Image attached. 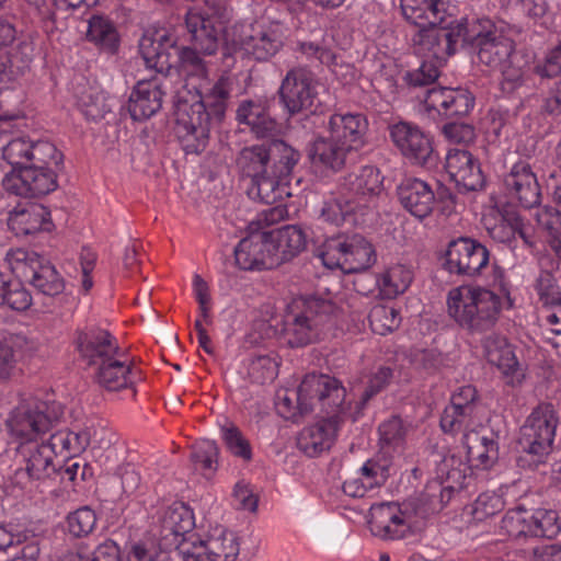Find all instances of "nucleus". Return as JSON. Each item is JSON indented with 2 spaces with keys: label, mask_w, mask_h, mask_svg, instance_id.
I'll use <instances>...</instances> for the list:
<instances>
[{
  "label": "nucleus",
  "mask_w": 561,
  "mask_h": 561,
  "mask_svg": "<svg viewBox=\"0 0 561 561\" xmlns=\"http://www.w3.org/2000/svg\"><path fill=\"white\" fill-rule=\"evenodd\" d=\"M400 511L402 512V519L411 531L412 529H420L426 518L438 513L439 505L431 506L424 493H422L419 497L402 503Z\"/></svg>",
  "instance_id": "obj_50"
},
{
  "label": "nucleus",
  "mask_w": 561,
  "mask_h": 561,
  "mask_svg": "<svg viewBox=\"0 0 561 561\" xmlns=\"http://www.w3.org/2000/svg\"><path fill=\"white\" fill-rule=\"evenodd\" d=\"M8 227L16 237L33 236L54 229L50 211L42 204H19L8 217Z\"/></svg>",
  "instance_id": "obj_28"
},
{
  "label": "nucleus",
  "mask_w": 561,
  "mask_h": 561,
  "mask_svg": "<svg viewBox=\"0 0 561 561\" xmlns=\"http://www.w3.org/2000/svg\"><path fill=\"white\" fill-rule=\"evenodd\" d=\"M139 51L147 68L154 69L167 78L171 70L179 77L205 78L207 67L198 55V49L182 46L178 37L169 33L144 35L139 42Z\"/></svg>",
  "instance_id": "obj_1"
},
{
  "label": "nucleus",
  "mask_w": 561,
  "mask_h": 561,
  "mask_svg": "<svg viewBox=\"0 0 561 561\" xmlns=\"http://www.w3.org/2000/svg\"><path fill=\"white\" fill-rule=\"evenodd\" d=\"M502 75L501 87L506 93H513L524 82V65L516 53L496 68Z\"/></svg>",
  "instance_id": "obj_59"
},
{
  "label": "nucleus",
  "mask_w": 561,
  "mask_h": 561,
  "mask_svg": "<svg viewBox=\"0 0 561 561\" xmlns=\"http://www.w3.org/2000/svg\"><path fill=\"white\" fill-rule=\"evenodd\" d=\"M75 344L80 359L89 367L102 365L103 362L119 354L115 336L107 330L94 325L78 330Z\"/></svg>",
  "instance_id": "obj_21"
},
{
  "label": "nucleus",
  "mask_w": 561,
  "mask_h": 561,
  "mask_svg": "<svg viewBox=\"0 0 561 561\" xmlns=\"http://www.w3.org/2000/svg\"><path fill=\"white\" fill-rule=\"evenodd\" d=\"M231 87L228 78L221 77L213 88L193 103L187 102L188 111H193L195 105L201 104L204 107V114L207 123H220L225 116L227 102L230 98Z\"/></svg>",
  "instance_id": "obj_40"
},
{
  "label": "nucleus",
  "mask_w": 561,
  "mask_h": 561,
  "mask_svg": "<svg viewBox=\"0 0 561 561\" xmlns=\"http://www.w3.org/2000/svg\"><path fill=\"white\" fill-rule=\"evenodd\" d=\"M393 378V370L387 366H380L368 379L367 386L365 387L360 400L358 402V408L364 409L365 405L373 399L376 394L381 392L386 387L389 386Z\"/></svg>",
  "instance_id": "obj_63"
},
{
  "label": "nucleus",
  "mask_w": 561,
  "mask_h": 561,
  "mask_svg": "<svg viewBox=\"0 0 561 561\" xmlns=\"http://www.w3.org/2000/svg\"><path fill=\"white\" fill-rule=\"evenodd\" d=\"M237 119L241 124L250 126L252 133L259 138L271 136L277 127V123L271 117L266 106L262 102L252 100L242 101L237 110Z\"/></svg>",
  "instance_id": "obj_38"
},
{
  "label": "nucleus",
  "mask_w": 561,
  "mask_h": 561,
  "mask_svg": "<svg viewBox=\"0 0 561 561\" xmlns=\"http://www.w3.org/2000/svg\"><path fill=\"white\" fill-rule=\"evenodd\" d=\"M237 165L250 179L271 171L268 140L244 147L237 157Z\"/></svg>",
  "instance_id": "obj_43"
},
{
  "label": "nucleus",
  "mask_w": 561,
  "mask_h": 561,
  "mask_svg": "<svg viewBox=\"0 0 561 561\" xmlns=\"http://www.w3.org/2000/svg\"><path fill=\"white\" fill-rule=\"evenodd\" d=\"M57 171L26 165L20 171H10L2 181L4 190L24 198H41L58 187Z\"/></svg>",
  "instance_id": "obj_18"
},
{
  "label": "nucleus",
  "mask_w": 561,
  "mask_h": 561,
  "mask_svg": "<svg viewBox=\"0 0 561 561\" xmlns=\"http://www.w3.org/2000/svg\"><path fill=\"white\" fill-rule=\"evenodd\" d=\"M271 171L287 180L300 161V152L283 139L268 140Z\"/></svg>",
  "instance_id": "obj_41"
},
{
  "label": "nucleus",
  "mask_w": 561,
  "mask_h": 561,
  "mask_svg": "<svg viewBox=\"0 0 561 561\" xmlns=\"http://www.w3.org/2000/svg\"><path fill=\"white\" fill-rule=\"evenodd\" d=\"M463 47L476 54L480 64L491 69H496L516 54L514 41L505 36L488 18L467 23Z\"/></svg>",
  "instance_id": "obj_7"
},
{
  "label": "nucleus",
  "mask_w": 561,
  "mask_h": 561,
  "mask_svg": "<svg viewBox=\"0 0 561 561\" xmlns=\"http://www.w3.org/2000/svg\"><path fill=\"white\" fill-rule=\"evenodd\" d=\"M346 390L334 377L308 374L300 382L297 391L280 390L276 394L277 413L294 422L313 410L316 403L320 409L336 411L345 400Z\"/></svg>",
  "instance_id": "obj_2"
},
{
  "label": "nucleus",
  "mask_w": 561,
  "mask_h": 561,
  "mask_svg": "<svg viewBox=\"0 0 561 561\" xmlns=\"http://www.w3.org/2000/svg\"><path fill=\"white\" fill-rule=\"evenodd\" d=\"M236 264L244 271L271 270L277 266V257L267 247L265 232L253 233L240 240L234 248Z\"/></svg>",
  "instance_id": "obj_27"
},
{
  "label": "nucleus",
  "mask_w": 561,
  "mask_h": 561,
  "mask_svg": "<svg viewBox=\"0 0 561 561\" xmlns=\"http://www.w3.org/2000/svg\"><path fill=\"white\" fill-rule=\"evenodd\" d=\"M31 148L32 140L26 138L12 139L2 148V157L12 167L11 171L28 165Z\"/></svg>",
  "instance_id": "obj_60"
},
{
  "label": "nucleus",
  "mask_w": 561,
  "mask_h": 561,
  "mask_svg": "<svg viewBox=\"0 0 561 561\" xmlns=\"http://www.w3.org/2000/svg\"><path fill=\"white\" fill-rule=\"evenodd\" d=\"M174 134L186 154H199L208 146L211 124L207 123L204 107L198 104L188 111L187 101L180 100Z\"/></svg>",
  "instance_id": "obj_14"
},
{
  "label": "nucleus",
  "mask_w": 561,
  "mask_h": 561,
  "mask_svg": "<svg viewBox=\"0 0 561 561\" xmlns=\"http://www.w3.org/2000/svg\"><path fill=\"white\" fill-rule=\"evenodd\" d=\"M389 136L394 147L411 164L432 168L437 161L432 139L417 125L398 122L389 126Z\"/></svg>",
  "instance_id": "obj_13"
},
{
  "label": "nucleus",
  "mask_w": 561,
  "mask_h": 561,
  "mask_svg": "<svg viewBox=\"0 0 561 561\" xmlns=\"http://www.w3.org/2000/svg\"><path fill=\"white\" fill-rule=\"evenodd\" d=\"M182 561H236L239 554V542L232 531L217 526L206 539L195 538L193 543L182 548Z\"/></svg>",
  "instance_id": "obj_17"
},
{
  "label": "nucleus",
  "mask_w": 561,
  "mask_h": 561,
  "mask_svg": "<svg viewBox=\"0 0 561 561\" xmlns=\"http://www.w3.org/2000/svg\"><path fill=\"white\" fill-rule=\"evenodd\" d=\"M340 187L346 210L364 217L377 206V198L382 191V178L376 167L365 165L345 175Z\"/></svg>",
  "instance_id": "obj_10"
},
{
  "label": "nucleus",
  "mask_w": 561,
  "mask_h": 561,
  "mask_svg": "<svg viewBox=\"0 0 561 561\" xmlns=\"http://www.w3.org/2000/svg\"><path fill=\"white\" fill-rule=\"evenodd\" d=\"M534 289L542 307L561 305V287L548 271H541L535 279Z\"/></svg>",
  "instance_id": "obj_55"
},
{
  "label": "nucleus",
  "mask_w": 561,
  "mask_h": 561,
  "mask_svg": "<svg viewBox=\"0 0 561 561\" xmlns=\"http://www.w3.org/2000/svg\"><path fill=\"white\" fill-rule=\"evenodd\" d=\"M347 405L345 400L339 405L336 411L321 409L325 414L316 425L305 428L298 437V446L306 455L314 457L329 450L335 439L336 432L342 422V415L345 414Z\"/></svg>",
  "instance_id": "obj_23"
},
{
  "label": "nucleus",
  "mask_w": 561,
  "mask_h": 561,
  "mask_svg": "<svg viewBox=\"0 0 561 561\" xmlns=\"http://www.w3.org/2000/svg\"><path fill=\"white\" fill-rule=\"evenodd\" d=\"M226 48L224 56H231L233 50L240 49L252 56L257 61H266L275 56L283 47V38L279 28L272 24L257 22H236L226 30Z\"/></svg>",
  "instance_id": "obj_6"
},
{
  "label": "nucleus",
  "mask_w": 561,
  "mask_h": 561,
  "mask_svg": "<svg viewBox=\"0 0 561 561\" xmlns=\"http://www.w3.org/2000/svg\"><path fill=\"white\" fill-rule=\"evenodd\" d=\"M94 368L93 379L103 389L107 391H119L122 389L131 387L134 381L133 367L127 365L121 359L119 354L105 360L102 365H96Z\"/></svg>",
  "instance_id": "obj_35"
},
{
  "label": "nucleus",
  "mask_w": 561,
  "mask_h": 561,
  "mask_svg": "<svg viewBox=\"0 0 561 561\" xmlns=\"http://www.w3.org/2000/svg\"><path fill=\"white\" fill-rule=\"evenodd\" d=\"M367 121L362 114H333L328 122V131L337 142L352 152L364 146Z\"/></svg>",
  "instance_id": "obj_32"
},
{
  "label": "nucleus",
  "mask_w": 561,
  "mask_h": 561,
  "mask_svg": "<svg viewBox=\"0 0 561 561\" xmlns=\"http://www.w3.org/2000/svg\"><path fill=\"white\" fill-rule=\"evenodd\" d=\"M503 528L510 536L553 539L561 531V518L553 510L523 507L511 510L503 518Z\"/></svg>",
  "instance_id": "obj_11"
},
{
  "label": "nucleus",
  "mask_w": 561,
  "mask_h": 561,
  "mask_svg": "<svg viewBox=\"0 0 561 561\" xmlns=\"http://www.w3.org/2000/svg\"><path fill=\"white\" fill-rule=\"evenodd\" d=\"M368 320L373 332L385 335L400 325L401 317L392 306L376 305L370 309Z\"/></svg>",
  "instance_id": "obj_53"
},
{
  "label": "nucleus",
  "mask_w": 561,
  "mask_h": 561,
  "mask_svg": "<svg viewBox=\"0 0 561 561\" xmlns=\"http://www.w3.org/2000/svg\"><path fill=\"white\" fill-rule=\"evenodd\" d=\"M448 314L470 333H484L496 324L502 298L485 287L453 288L447 299Z\"/></svg>",
  "instance_id": "obj_3"
},
{
  "label": "nucleus",
  "mask_w": 561,
  "mask_h": 561,
  "mask_svg": "<svg viewBox=\"0 0 561 561\" xmlns=\"http://www.w3.org/2000/svg\"><path fill=\"white\" fill-rule=\"evenodd\" d=\"M5 259L11 271L27 280L39 293L57 296L64 291V278L55 266L38 253L15 249L9 251Z\"/></svg>",
  "instance_id": "obj_9"
},
{
  "label": "nucleus",
  "mask_w": 561,
  "mask_h": 561,
  "mask_svg": "<svg viewBox=\"0 0 561 561\" xmlns=\"http://www.w3.org/2000/svg\"><path fill=\"white\" fill-rule=\"evenodd\" d=\"M439 62L433 60H423L417 69L405 72L404 80L413 87L434 83L439 77Z\"/></svg>",
  "instance_id": "obj_64"
},
{
  "label": "nucleus",
  "mask_w": 561,
  "mask_h": 561,
  "mask_svg": "<svg viewBox=\"0 0 561 561\" xmlns=\"http://www.w3.org/2000/svg\"><path fill=\"white\" fill-rule=\"evenodd\" d=\"M559 419L551 403L535 408L520 428L518 444L534 465L543 463L552 450Z\"/></svg>",
  "instance_id": "obj_8"
},
{
  "label": "nucleus",
  "mask_w": 561,
  "mask_h": 561,
  "mask_svg": "<svg viewBox=\"0 0 561 561\" xmlns=\"http://www.w3.org/2000/svg\"><path fill=\"white\" fill-rule=\"evenodd\" d=\"M412 278V272L409 268L396 265L377 278V285L383 298L392 299L409 288Z\"/></svg>",
  "instance_id": "obj_47"
},
{
  "label": "nucleus",
  "mask_w": 561,
  "mask_h": 561,
  "mask_svg": "<svg viewBox=\"0 0 561 561\" xmlns=\"http://www.w3.org/2000/svg\"><path fill=\"white\" fill-rule=\"evenodd\" d=\"M424 104L444 119H461L473 108L474 96L462 88L434 87L426 91Z\"/></svg>",
  "instance_id": "obj_24"
},
{
  "label": "nucleus",
  "mask_w": 561,
  "mask_h": 561,
  "mask_svg": "<svg viewBox=\"0 0 561 561\" xmlns=\"http://www.w3.org/2000/svg\"><path fill=\"white\" fill-rule=\"evenodd\" d=\"M87 39L110 54L116 53L119 45V36L114 23L103 15L94 14L89 19Z\"/></svg>",
  "instance_id": "obj_42"
},
{
  "label": "nucleus",
  "mask_w": 561,
  "mask_h": 561,
  "mask_svg": "<svg viewBox=\"0 0 561 561\" xmlns=\"http://www.w3.org/2000/svg\"><path fill=\"white\" fill-rule=\"evenodd\" d=\"M467 439H473L474 445H467V454L470 461L476 467L490 469L499 459V446L492 437L479 436L474 433L472 436H466Z\"/></svg>",
  "instance_id": "obj_49"
},
{
  "label": "nucleus",
  "mask_w": 561,
  "mask_h": 561,
  "mask_svg": "<svg viewBox=\"0 0 561 561\" xmlns=\"http://www.w3.org/2000/svg\"><path fill=\"white\" fill-rule=\"evenodd\" d=\"M318 80L306 67H294L283 78L277 91L279 103L290 115L311 110L318 99Z\"/></svg>",
  "instance_id": "obj_12"
},
{
  "label": "nucleus",
  "mask_w": 561,
  "mask_h": 561,
  "mask_svg": "<svg viewBox=\"0 0 561 561\" xmlns=\"http://www.w3.org/2000/svg\"><path fill=\"white\" fill-rule=\"evenodd\" d=\"M19 453L23 457L25 467L15 470L13 481L21 488H25L34 481L49 479L56 474L57 466L54 462V451L45 443L21 444Z\"/></svg>",
  "instance_id": "obj_20"
},
{
  "label": "nucleus",
  "mask_w": 561,
  "mask_h": 561,
  "mask_svg": "<svg viewBox=\"0 0 561 561\" xmlns=\"http://www.w3.org/2000/svg\"><path fill=\"white\" fill-rule=\"evenodd\" d=\"M287 185V180L268 171L251 178V185L247 193L251 199L272 205L283 201L285 196H290Z\"/></svg>",
  "instance_id": "obj_39"
},
{
  "label": "nucleus",
  "mask_w": 561,
  "mask_h": 561,
  "mask_svg": "<svg viewBox=\"0 0 561 561\" xmlns=\"http://www.w3.org/2000/svg\"><path fill=\"white\" fill-rule=\"evenodd\" d=\"M185 26L193 48L204 55H214L217 51L222 30L217 28L210 19L198 13H187Z\"/></svg>",
  "instance_id": "obj_34"
},
{
  "label": "nucleus",
  "mask_w": 561,
  "mask_h": 561,
  "mask_svg": "<svg viewBox=\"0 0 561 561\" xmlns=\"http://www.w3.org/2000/svg\"><path fill=\"white\" fill-rule=\"evenodd\" d=\"M401 206L416 219L428 217L435 205V194L428 183L416 178L403 180L397 188Z\"/></svg>",
  "instance_id": "obj_30"
},
{
  "label": "nucleus",
  "mask_w": 561,
  "mask_h": 561,
  "mask_svg": "<svg viewBox=\"0 0 561 561\" xmlns=\"http://www.w3.org/2000/svg\"><path fill=\"white\" fill-rule=\"evenodd\" d=\"M60 561H123L119 547L112 539H106L91 549L85 543L77 546L76 550L65 553Z\"/></svg>",
  "instance_id": "obj_46"
},
{
  "label": "nucleus",
  "mask_w": 561,
  "mask_h": 561,
  "mask_svg": "<svg viewBox=\"0 0 561 561\" xmlns=\"http://www.w3.org/2000/svg\"><path fill=\"white\" fill-rule=\"evenodd\" d=\"M490 261L484 244L469 237H459L448 242L444 267L451 274L476 276Z\"/></svg>",
  "instance_id": "obj_16"
},
{
  "label": "nucleus",
  "mask_w": 561,
  "mask_h": 561,
  "mask_svg": "<svg viewBox=\"0 0 561 561\" xmlns=\"http://www.w3.org/2000/svg\"><path fill=\"white\" fill-rule=\"evenodd\" d=\"M62 161L64 154L54 144L47 140L32 141L28 165L55 169L58 172L62 168Z\"/></svg>",
  "instance_id": "obj_51"
},
{
  "label": "nucleus",
  "mask_w": 561,
  "mask_h": 561,
  "mask_svg": "<svg viewBox=\"0 0 561 561\" xmlns=\"http://www.w3.org/2000/svg\"><path fill=\"white\" fill-rule=\"evenodd\" d=\"M64 415V407L56 401L30 398L21 401L10 413L7 426L10 433L25 440L37 442L55 426Z\"/></svg>",
  "instance_id": "obj_5"
},
{
  "label": "nucleus",
  "mask_w": 561,
  "mask_h": 561,
  "mask_svg": "<svg viewBox=\"0 0 561 561\" xmlns=\"http://www.w3.org/2000/svg\"><path fill=\"white\" fill-rule=\"evenodd\" d=\"M222 440L227 449L244 461L252 459V449L249 440L233 423L221 425Z\"/></svg>",
  "instance_id": "obj_58"
},
{
  "label": "nucleus",
  "mask_w": 561,
  "mask_h": 561,
  "mask_svg": "<svg viewBox=\"0 0 561 561\" xmlns=\"http://www.w3.org/2000/svg\"><path fill=\"white\" fill-rule=\"evenodd\" d=\"M467 23H457L450 27L439 26L440 24L420 26L413 36V44L419 51L427 53L428 57L442 64L455 54L458 43L463 46Z\"/></svg>",
  "instance_id": "obj_15"
},
{
  "label": "nucleus",
  "mask_w": 561,
  "mask_h": 561,
  "mask_svg": "<svg viewBox=\"0 0 561 561\" xmlns=\"http://www.w3.org/2000/svg\"><path fill=\"white\" fill-rule=\"evenodd\" d=\"M504 508L503 499L495 493H481L472 504L471 515L474 520L483 522L501 513Z\"/></svg>",
  "instance_id": "obj_62"
},
{
  "label": "nucleus",
  "mask_w": 561,
  "mask_h": 561,
  "mask_svg": "<svg viewBox=\"0 0 561 561\" xmlns=\"http://www.w3.org/2000/svg\"><path fill=\"white\" fill-rule=\"evenodd\" d=\"M400 8L404 19L417 27L442 24L446 16L444 0H400Z\"/></svg>",
  "instance_id": "obj_36"
},
{
  "label": "nucleus",
  "mask_w": 561,
  "mask_h": 561,
  "mask_svg": "<svg viewBox=\"0 0 561 561\" xmlns=\"http://www.w3.org/2000/svg\"><path fill=\"white\" fill-rule=\"evenodd\" d=\"M33 298L22 282L0 273V307L22 312L31 308Z\"/></svg>",
  "instance_id": "obj_45"
},
{
  "label": "nucleus",
  "mask_w": 561,
  "mask_h": 561,
  "mask_svg": "<svg viewBox=\"0 0 561 561\" xmlns=\"http://www.w3.org/2000/svg\"><path fill=\"white\" fill-rule=\"evenodd\" d=\"M265 233L267 247L272 250L273 256L278 259L277 266L290 261L306 249L307 234L299 226L287 225Z\"/></svg>",
  "instance_id": "obj_33"
},
{
  "label": "nucleus",
  "mask_w": 561,
  "mask_h": 561,
  "mask_svg": "<svg viewBox=\"0 0 561 561\" xmlns=\"http://www.w3.org/2000/svg\"><path fill=\"white\" fill-rule=\"evenodd\" d=\"M378 431L381 448H387L388 451L399 448L405 439L407 428L402 419L398 415H392L383 421Z\"/></svg>",
  "instance_id": "obj_57"
},
{
  "label": "nucleus",
  "mask_w": 561,
  "mask_h": 561,
  "mask_svg": "<svg viewBox=\"0 0 561 561\" xmlns=\"http://www.w3.org/2000/svg\"><path fill=\"white\" fill-rule=\"evenodd\" d=\"M195 526L194 514L184 503H174L169 506L161 518L160 538L169 551H174L182 560L185 543H193L197 534L193 533Z\"/></svg>",
  "instance_id": "obj_19"
},
{
  "label": "nucleus",
  "mask_w": 561,
  "mask_h": 561,
  "mask_svg": "<svg viewBox=\"0 0 561 561\" xmlns=\"http://www.w3.org/2000/svg\"><path fill=\"white\" fill-rule=\"evenodd\" d=\"M344 257L345 272H359L368 268L375 262V251L362 234H347V248Z\"/></svg>",
  "instance_id": "obj_44"
},
{
  "label": "nucleus",
  "mask_w": 561,
  "mask_h": 561,
  "mask_svg": "<svg viewBox=\"0 0 561 561\" xmlns=\"http://www.w3.org/2000/svg\"><path fill=\"white\" fill-rule=\"evenodd\" d=\"M445 167L459 193L476 192L485 184L480 164L468 150H449Z\"/></svg>",
  "instance_id": "obj_25"
},
{
  "label": "nucleus",
  "mask_w": 561,
  "mask_h": 561,
  "mask_svg": "<svg viewBox=\"0 0 561 561\" xmlns=\"http://www.w3.org/2000/svg\"><path fill=\"white\" fill-rule=\"evenodd\" d=\"M505 195L522 207L529 209L540 204L541 188L531 165L524 160L513 164L503 176Z\"/></svg>",
  "instance_id": "obj_22"
},
{
  "label": "nucleus",
  "mask_w": 561,
  "mask_h": 561,
  "mask_svg": "<svg viewBox=\"0 0 561 561\" xmlns=\"http://www.w3.org/2000/svg\"><path fill=\"white\" fill-rule=\"evenodd\" d=\"M488 362L494 365L507 378V383H519L524 378V374L515 353L505 339L499 341L488 340L485 344Z\"/></svg>",
  "instance_id": "obj_37"
},
{
  "label": "nucleus",
  "mask_w": 561,
  "mask_h": 561,
  "mask_svg": "<svg viewBox=\"0 0 561 561\" xmlns=\"http://www.w3.org/2000/svg\"><path fill=\"white\" fill-rule=\"evenodd\" d=\"M162 551H168L162 543L161 538L154 536L144 537L130 542L126 561H158Z\"/></svg>",
  "instance_id": "obj_54"
},
{
  "label": "nucleus",
  "mask_w": 561,
  "mask_h": 561,
  "mask_svg": "<svg viewBox=\"0 0 561 561\" xmlns=\"http://www.w3.org/2000/svg\"><path fill=\"white\" fill-rule=\"evenodd\" d=\"M351 152L350 149L330 135H319L307 146V157L310 163L318 169L334 173L345 168L347 156Z\"/></svg>",
  "instance_id": "obj_31"
},
{
  "label": "nucleus",
  "mask_w": 561,
  "mask_h": 561,
  "mask_svg": "<svg viewBox=\"0 0 561 561\" xmlns=\"http://www.w3.org/2000/svg\"><path fill=\"white\" fill-rule=\"evenodd\" d=\"M347 248V234L331 237L319 249L318 256L324 266L330 270H345L344 254Z\"/></svg>",
  "instance_id": "obj_52"
},
{
  "label": "nucleus",
  "mask_w": 561,
  "mask_h": 561,
  "mask_svg": "<svg viewBox=\"0 0 561 561\" xmlns=\"http://www.w3.org/2000/svg\"><path fill=\"white\" fill-rule=\"evenodd\" d=\"M164 80L163 77H153L137 82L127 103V111L134 121H146L161 110L165 94Z\"/></svg>",
  "instance_id": "obj_26"
},
{
  "label": "nucleus",
  "mask_w": 561,
  "mask_h": 561,
  "mask_svg": "<svg viewBox=\"0 0 561 561\" xmlns=\"http://www.w3.org/2000/svg\"><path fill=\"white\" fill-rule=\"evenodd\" d=\"M369 528L375 537L383 540H398L404 538L410 530L402 519L400 504L379 503L369 510Z\"/></svg>",
  "instance_id": "obj_29"
},
{
  "label": "nucleus",
  "mask_w": 561,
  "mask_h": 561,
  "mask_svg": "<svg viewBox=\"0 0 561 561\" xmlns=\"http://www.w3.org/2000/svg\"><path fill=\"white\" fill-rule=\"evenodd\" d=\"M96 515L89 506H83L67 516V526L73 537L89 535L95 527Z\"/></svg>",
  "instance_id": "obj_61"
},
{
  "label": "nucleus",
  "mask_w": 561,
  "mask_h": 561,
  "mask_svg": "<svg viewBox=\"0 0 561 561\" xmlns=\"http://www.w3.org/2000/svg\"><path fill=\"white\" fill-rule=\"evenodd\" d=\"M78 105L88 119L98 121L111 111L101 91L89 88L78 95Z\"/></svg>",
  "instance_id": "obj_56"
},
{
  "label": "nucleus",
  "mask_w": 561,
  "mask_h": 561,
  "mask_svg": "<svg viewBox=\"0 0 561 561\" xmlns=\"http://www.w3.org/2000/svg\"><path fill=\"white\" fill-rule=\"evenodd\" d=\"M336 311L335 304L318 295H306L295 300L293 310L284 320L283 337L290 347H304L318 342Z\"/></svg>",
  "instance_id": "obj_4"
},
{
  "label": "nucleus",
  "mask_w": 561,
  "mask_h": 561,
  "mask_svg": "<svg viewBox=\"0 0 561 561\" xmlns=\"http://www.w3.org/2000/svg\"><path fill=\"white\" fill-rule=\"evenodd\" d=\"M468 469L461 457L447 455L437 465L436 479L447 484L448 489L460 491L466 485Z\"/></svg>",
  "instance_id": "obj_48"
}]
</instances>
